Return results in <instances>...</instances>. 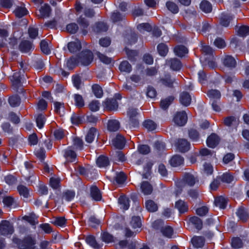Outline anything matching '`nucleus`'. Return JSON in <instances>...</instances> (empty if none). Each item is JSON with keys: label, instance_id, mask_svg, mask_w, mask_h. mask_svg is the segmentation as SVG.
<instances>
[{"label": "nucleus", "instance_id": "obj_1", "mask_svg": "<svg viewBox=\"0 0 249 249\" xmlns=\"http://www.w3.org/2000/svg\"><path fill=\"white\" fill-rule=\"evenodd\" d=\"M14 242L18 245L20 249H35L36 241L31 236H27L22 240L14 239Z\"/></svg>", "mask_w": 249, "mask_h": 249}, {"label": "nucleus", "instance_id": "obj_2", "mask_svg": "<svg viewBox=\"0 0 249 249\" xmlns=\"http://www.w3.org/2000/svg\"><path fill=\"white\" fill-rule=\"evenodd\" d=\"M78 58L81 65H89L93 60V54L89 50L82 51L78 55Z\"/></svg>", "mask_w": 249, "mask_h": 249}, {"label": "nucleus", "instance_id": "obj_3", "mask_svg": "<svg viewBox=\"0 0 249 249\" xmlns=\"http://www.w3.org/2000/svg\"><path fill=\"white\" fill-rule=\"evenodd\" d=\"M14 232L13 225L7 220H2L0 222V233L3 235L11 234Z\"/></svg>", "mask_w": 249, "mask_h": 249}, {"label": "nucleus", "instance_id": "obj_4", "mask_svg": "<svg viewBox=\"0 0 249 249\" xmlns=\"http://www.w3.org/2000/svg\"><path fill=\"white\" fill-rule=\"evenodd\" d=\"M187 116L185 112H178L173 118L174 122L178 126H183L187 122Z\"/></svg>", "mask_w": 249, "mask_h": 249}, {"label": "nucleus", "instance_id": "obj_5", "mask_svg": "<svg viewBox=\"0 0 249 249\" xmlns=\"http://www.w3.org/2000/svg\"><path fill=\"white\" fill-rule=\"evenodd\" d=\"M190 144L185 139H178L175 143V146L177 150L180 152H185L190 149Z\"/></svg>", "mask_w": 249, "mask_h": 249}, {"label": "nucleus", "instance_id": "obj_6", "mask_svg": "<svg viewBox=\"0 0 249 249\" xmlns=\"http://www.w3.org/2000/svg\"><path fill=\"white\" fill-rule=\"evenodd\" d=\"M103 106L107 110L114 111L118 107V103L115 99H107L103 102Z\"/></svg>", "mask_w": 249, "mask_h": 249}, {"label": "nucleus", "instance_id": "obj_7", "mask_svg": "<svg viewBox=\"0 0 249 249\" xmlns=\"http://www.w3.org/2000/svg\"><path fill=\"white\" fill-rule=\"evenodd\" d=\"M63 155L67 162H74L76 161L77 155L71 147H68L64 151Z\"/></svg>", "mask_w": 249, "mask_h": 249}, {"label": "nucleus", "instance_id": "obj_8", "mask_svg": "<svg viewBox=\"0 0 249 249\" xmlns=\"http://www.w3.org/2000/svg\"><path fill=\"white\" fill-rule=\"evenodd\" d=\"M39 14L37 15L39 18H48L51 14V9L50 6L47 4L42 5L39 10Z\"/></svg>", "mask_w": 249, "mask_h": 249}, {"label": "nucleus", "instance_id": "obj_9", "mask_svg": "<svg viewBox=\"0 0 249 249\" xmlns=\"http://www.w3.org/2000/svg\"><path fill=\"white\" fill-rule=\"evenodd\" d=\"M98 135V132L97 130L94 127H91L88 131L85 136V140L88 143H91Z\"/></svg>", "mask_w": 249, "mask_h": 249}, {"label": "nucleus", "instance_id": "obj_10", "mask_svg": "<svg viewBox=\"0 0 249 249\" xmlns=\"http://www.w3.org/2000/svg\"><path fill=\"white\" fill-rule=\"evenodd\" d=\"M112 144L117 148L122 149L125 143L124 138L120 135H118L112 141Z\"/></svg>", "mask_w": 249, "mask_h": 249}, {"label": "nucleus", "instance_id": "obj_11", "mask_svg": "<svg viewBox=\"0 0 249 249\" xmlns=\"http://www.w3.org/2000/svg\"><path fill=\"white\" fill-rule=\"evenodd\" d=\"M220 139L215 134H211L207 140V144L211 148H214L219 143Z\"/></svg>", "mask_w": 249, "mask_h": 249}, {"label": "nucleus", "instance_id": "obj_12", "mask_svg": "<svg viewBox=\"0 0 249 249\" xmlns=\"http://www.w3.org/2000/svg\"><path fill=\"white\" fill-rule=\"evenodd\" d=\"M85 241L89 246L94 249H99L103 246V244L97 242L95 237L92 235L86 237Z\"/></svg>", "mask_w": 249, "mask_h": 249}, {"label": "nucleus", "instance_id": "obj_13", "mask_svg": "<svg viewBox=\"0 0 249 249\" xmlns=\"http://www.w3.org/2000/svg\"><path fill=\"white\" fill-rule=\"evenodd\" d=\"M90 196L95 201L101 200L102 194L99 189L96 186H92L90 188Z\"/></svg>", "mask_w": 249, "mask_h": 249}, {"label": "nucleus", "instance_id": "obj_14", "mask_svg": "<svg viewBox=\"0 0 249 249\" xmlns=\"http://www.w3.org/2000/svg\"><path fill=\"white\" fill-rule=\"evenodd\" d=\"M82 47L81 42L79 40H75L74 41L69 42L68 44L69 50L71 53H75L79 51Z\"/></svg>", "mask_w": 249, "mask_h": 249}, {"label": "nucleus", "instance_id": "obj_15", "mask_svg": "<svg viewBox=\"0 0 249 249\" xmlns=\"http://www.w3.org/2000/svg\"><path fill=\"white\" fill-rule=\"evenodd\" d=\"M179 101L183 106L185 107L188 106L191 102L190 95L186 92H182L180 95Z\"/></svg>", "mask_w": 249, "mask_h": 249}, {"label": "nucleus", "instance_id": "obj_16", "mask_svg": "<svg viewBox=\"0 0 249 249\" xmlns=\"http://www.w3.org/2000/svg\"><path fill=\"white\" fill-rule=\"evenodd\" d=\"M175 207L178 209L179 213H183L188 211V206L187 204L182 200H178L176 202Z\"/></svg>", "mask_w": 249, "mask_h": 249}, {"label": "nucleus", "instance_id": "obj_17", "mask_svg": "<svg viewBox=\"0 0 249 249\" xmlns=\"http://www.w3.org/2000/svg\"><path fill=\"white\" fill-rule=\"evenodd\" d=\"M223 65L230 68H234L236 65L235 59L231 55L226 56L222 60Z\"/></svg>", "mask_w": 249, "mask_h": 249}, {"label": "nucleus", "instance_id": "obj_18", "mask_svg": "<svg viewBox=\"0 0 249 249\" xmlns=\"http://www.w3.org/2000/svg\"><path fill=\"white\" fill-rule=\"evenodd\" d=\"M167 64L170 66V68L174 71H178L182 67L180 61L177 59H171L167 61Z\"/></svg>", "mask_w": 249, "mask_h": 249}, {"label": "nucleus", "instance_id": "obj_19", "mask_svg": "<svg viewBox=\"0 0 249 249\" xmlns=\"http://www.w3.org/2000/svg\"><path fill=\"white\" fill-rule=\"evenodd\" d=\"M96 164L100 168L106 167L109 165V160L107 157L101 155L96 160Z\"/></svg>", "mask_w": 249, "mask_h": 249}, {"label": "nucleus", "instance_id": "obj_20", "mask_svg": "<svg viewBox=\"0 0 249 249\" xmlns=\"http://www.w3.org/2000/svg\"><path fill=\"white\" fill-rule=\"evenodd\" d=\"M77 22L80 26V28L81 29L83 34L84 35L87 34L88 32L87 28L89 25V22L85 19V18L81 17L77 20Z\"/></svg>", "mask_w": 249, "mask_h": 249}, {"label": "nucleus", "instance_id": "obj_21", "mask_svg": "<svg viewBox=\"0 0 249 249\" xmlns=\"http://www.w3.org/2000/svg\"><path fill=\"white\" fill-rule=\"evenodd\" d=\"M184 159L179 155H175L171 159L170 162L171 165L174 167H177L183 163Z\"/></svg>", "mask_w": 249, "mask_h": 249}, {"label": "nucleus", "instance_id": "obj_22", "mask_svg": "<svg viewBox=\"0 0 249 249\" xmlns=\"http://www.w3.org/2000/svg\"><path fill=\"white\" fill-rule=\"evenodd\" d=\"M121 209L124 210H128L129 207V200L125 196H121L118 199Z\"/></svg>", "mask_w": 249, "mask_h": 249}, {"label": "nucleus", "instance_id": "obj_23", "mask_svg": "<svg viewBox=\"0 0 249 249\" xmlns=\"http://www.w3.org/2000/svg\"><path fill=\"white\" fill-rule=\"evenodd\" d=\"M120 126V123L118 120H111L108 122L107 128L110 131H116L119 129Z\"/></svg>", "mask_w": 249, "mask_h": 249}, {"label": "nucleus", "instance_id": "obj_24", "mask_svg": "<svg viewBox=\"0 0 249 249\" xmlns=\"http://www.w3.org/2000/svg\"><path fill=\"white\" fill-rule=\"evenodd\" d=\"M19 48L22 52L27 53L33 48V45L30 42L25 40L20 43Z\"/></svg>", "mask_w": 249, "mask_h": 249}, {"label": "nucleus", "instance_id": "obj_25", "mask_svg": "<svg viewBox=\"0 0 249 249\" xmlns=\"http://www.w3.org/2000/svg\"><path fill=\"white\" fill-rule=\"evenodd\" d=\"M141 189L142 192L145 195L151 194L153 191L152 186L147 181H143L142 183Z\"/></svg>", "mask_w": 249, "mask_h": 249}, {"label": "nucleus", "instance_id": "obj_26", "mask_svg": "<svg viewBox=\"0 0 249 249\" xmlns=\"http://www.w3.org/2000/svg\"><path fill=\"white\" fill-rule=\"evenodd\" d=\"M174 52L176 55L179 57H183L187 54L188 50L186 47L184 46H178L174 49Z\"/></svg>", "mask_w": 249, "mask_h": 249}, {"label": "nucleus", "instance_id": "obj_27", "mask_svg": "<svg viewBox=\"0 0 249 249\" xmlns=\"http://www.w3.org/2000/svg\"><path fill=\"white\" fill-rule=\"evenodd\" d=\"M214 203L215 206L219 208L225 209L227 204V200L225 197L220 196L215 199Z\"/></svg>", "mask_w": 249, "mask_h": 249}, {"label": "nucleus", "instance_id": "obj_28", "mask_svg": "<svg viewBox=\"0 0 249 249\" xmlns=\"http://www.w3.org/2000/svg\"><path fill=\"white\" fill-rule=\"evenodd\" d=\"M232 16L225 13H223L221 14L220 18V24L223 26L228 27L230 24V21L232 19Z\"/></svg>", "mask_w": 249, "mask_h": 249}, {"label": "nucleus", "instance_id": "obj_29", "mask_svg": "<svg viewBox=\"0 0 249 249\" xmlns=\"http://www.w3.org/2000/svg\"><path fill=\"white\" fill-rule=\"evenodd\" d=\"M192 243L195 248H201L204 244V239L201 236H195L192 239Z\"/></svg>", "mask_w": 249, "mask_h": 249}, {"label": "nucleus", "instance_id": "obj_30", "mask_svg": "<svg viewBox=\"0 0 249 249\" xmlns=\"http://www.w3.org/2000/svg\"><path fill=\"white\" fill-rule=\"evenodd\" d=\"M145 206L146 209L150 212H156L158 209L157 204L152 200H148L145 201Z\"/></svg>", "mask_w": 249, "mask_h": 249}, {"label": "nucleus", "instance_id": "obj_31", "mask_svg": "<svg viewBox=\"0 0 249 249\" xmlns=\"http://www.w3.org/2000/svg\"><path fill=\"white\" fill-rule=\"evenodd\" d=\"M73 148L76 150H82L83 149L84 144L82 140L78 137H74L72 141Z\"/></svg>", "mask_w": 249, "mask_h": 249}, {"label": "nucleus", "instance_id": "obj_32", "mask_svg": "<svg viewBox=\"0 0 249 249\" xmlns=\"http://www.w3.org/2000/svg\"><path fill=\"white\" fill-rule=\"evenodd\" d=\"M236 213L239 219L243 222L246 221L249 218V214L243 208L239 209Z\"/></svg>", "mask_w": 249, "mask_h": 249}, {"label": "nucleus", "instance_id": "obj_33", "mask_svg": "<svg viewBox=\"0 0 249 249\" xmlns=\"http://www.w3.org/2000/svg\"><path fill=\"white\" fill-rule=\"evenodd\" d=\"M200 8L203 12L206 13H210L212 10V5L206 0L202 1L200 4Z\"/></svg>", "mask_w": 249, "mask_h": 249}, {"label": "nucleus", "instance_id": "obj_34", "mask_svg": "<svg viewBox=\"0 0 249 249\" xmlns=\"http://www.w3.org/2000/svg\"><path fill=\"white\" fill-rule=\"evenodd\" d=\"M108 29L107 24L103 22L97 23L94 27V31L96 33H99L103 32H106Z\"/></svg>", "mask_w": 249, "mask_h": 249}, {"label": "nucleus", "instance_id": "obj_35", "mask_svg": "<svg viewBox=\"0 0 249 249\" xmlns=\"http://www.w3.org/2000/svg\"><path fill=\"white\" fill-rule=\"evenodd\" d=\"M18 191L21 196L28 198L29 196V190L23 185H19L17 187Z\"/></svg>", "mask_w": 249, "mask_h": 249}, {"label": "nucleus", "instance_id": "obj_36", "mask_svg": "<svg viewBox=\"0 0 249 249\" xmlns=\"http://www.w3.org/2000/svg\"><path fill=\"white\" fill-rule=\"evenodd\" d=\"M119 69L122 72L129 73L132 70V67L128 61H124L120 64Z\"/></svg>", "mask_w": 249, "mask_h": 249}, {"label": "nucleus", "instance_id": "obj_37", "mask_svg": "<svg viewBox=\"0 0 249 249\" xmlns=\"http://www.w3.org/2000/svg\"><path fill=\"white\" fill-rule=\"evenodd\" d=\"M207 95L211 99V101H215L216 99H219L221 97L220 92L216 89H212L208 91Z\"/></svg>", "mask_w": 249, "mask_h": 249}, {"label": "nucleus", "instance_id": "obj_38", "mask_svg": "<svg viewBox=\"0 0 249 249\" xmlns=\"http://www.w3.org/2000/svg\"><path fill=\"white\" fill-rule=\"evenodd\" d=\"M101 237L102 240L106 243H109L114 241V238L113 236L107 232H104L102 233Z\"/></svg>", "mask_w": 249, "mask_h": 249}, {"label": "nucleus", "instance_id": "obj_39", "mask_svg": "<svg viewBox=\"0 0 249 249\" xmlns=\"http://www.w3.org/2000/svg\"><path fill=\"white\" fill-rule=\"evenodd\" d=\"M184 180L185 183L190 186H193L197 180L194 176L190 174H186Z\"/></svg>", "mask_w": 249, "mask_h": 249}, {"label": "nucleus", "instance_id": "obj_40", "mask_svg": "<svg viewBox=\"0 0 249 249\" xmlns=\"http://www.w3.org/2000/svg\"><path fill=\"white\" fill-rule=\"evenodd\" d=\"M80 64L78 56H73L68 60L67 65L69 69H73L74 67Z\"/></svg>", "mask_w": 249, "mask_h": 249}, {"label": "nucleus", "instance_id": "obj_41", "mask_svg": "<svg viewBox=\"0 0 249 249\" xmlns=\"http://www.w3.org/2000/svg\"><path fill=\"white\" fill-rule=\"evenodd\" d=\"M143 126L148 131H153L157 127L156 124L153 121L148 120L144 121L143 124Z\"/></svg>", "mask_w": 249, "mask_h": 249}, {"label": "nucleus", "instance_id": "obj_42", "mask_svg": "<svg viewBox=\"0 0 249 249\" xmlns=\"http://www.w3.org/2000/svg\"><path fill=\"white\" fill-rule=\"evenodd\" d=\"M189 221L197 229L200 230L202 228V222L199 218L194 216L190 218Z\"/></svg>", "mask_w": 249, "mask_h": 249}, {"label": "nucleus", "instance_id": "obj_43", "mask_svg": "<svg viewBox=\"0 0 249 249\" xmlns=\"http://www.w3.org/2000/svg\"><path fill=\"white\" fill-rule=\"evenodd\" d=\"M55 111L60 115H63L64 113V105L63 103L56 102L54 103Z\"/></svg>", "mask_w": 249, "mask_h": 249}, {"label": "nucleus", "instance_id": "obj_44", "mask_svg": "<svg viewBox=\"0 0 249 249\" xmlns=\"http://www.w3.org/2000/svg\"><path fill=\"white\" fill-rule=\"evenodd\" d=\"M92 92L97 98L102 97L103 92L101 87L98 85H93L92 87Z\"/></svg>", "mask_w": 249, "mask_h": 249}, {"label": "nucleus", "instance_id": "obj_45", "mask_svg": "<svg viewBox=\"0 0 249 249\" xmlns=\"http://www.w3.org/2000/svg\"><path fill=\"white\" fill-rule=\"evenodd\" d=\"M21 78L20 75L18 72L14 73L11 78L13 85L16 87L19 86L20 85Z\"/></svg>", "mask_w": 249, "mask_h": 249}, {"label": "nucleus", "instance_id": "obj_46", "mask_svg": "<svg viewBox=\"0 0 249 249\" xmlns=\"http://www.w3.org/2000/svg\"><path fill=\"white\" fill-rule=\"evenodd\" d=\"M174 100L173 96H169L168 98L162 100L160 102V107L163 109H166Z\"/></svg>", "mask_w": 249, "mask_h": 249}, {"label": "nucleus", "instance_id": "obj_47", "mask_svg": "<svg viewBox=\"0 0 249 249\" xmlns=\"http://www.w3.org/2000/svg\"><path fill=\"white\" fill-rule=\"evenodd\" d=\"M14 12L16 16L20 18L27 15L28 11L24 7H18L15 9Z\"/></svg>", "mask_w": 249, "mask_h": 249}, {"label": "nucleus", "instance_id": "obj_48", "mask_svg": "<svg viewBox=\"0 0 249 249\" xmlns=\"http://www.w3.org/2000/svg\"><path fill=\"white\" fill-rule=\"evenodd\" d=\"M45 121L46 118L42 114L38 115L36 118V123L38 128L39 129L42 128L44 126Z\"/></svg>", "mask_w": 249, "mask_h": 249}, {"label": "nucleus", "instance_id": "obj_49", "mask_svg": "<svg viewBox=\"0 0 249 249\" xmlns=\"http://www.w3.org/2000/svg\"><path fill=\"white\" fill-rule=\"evenodd\" d=\"M66 220L64 217H54L52 223L57 226L63 227L66 224Z\"/></svg>", "mask_w": 249, "mask_h": 249}, {"label": "nucleus", "instance_id": "obj_50", "mask_svg": "<svg viewBox=\"0 0 249 249\" xmlns=\"http://www.w3.org/2000/svg\"><path fill=\"white\" fill-rule=\"evenodd\" d=\"M167 9L174 14H177L178 12V5L174 2L172 1H167L166 4Z\"/></svg>", "mask_w": 249, "mask_h": 249}, {"label": "nucleus", "instance_id": "obj_51", "mask_svg": "<svg viewBox=\"0 0 249 249\" xmlns=\"http://www.w3.org/2000/svg\"><path fill=\"white\" fill-rule=\"evenodd\" d=\"M219 178L221 181L228 183H231L234 179L233 177L229 173H226Z\"/></svg>", "mask_w": 249, "mask_h": 249}, {"label": "nucleus", "instance_id": "obj_52", "mask_svg": "<svg viewBox=\"0 0 249 249\" xmlns=\"http://www.w3.org/2000/svg\"><path fill=\"white\" fill-rule=\"evenodd\" d=\"M130 225L134 229L140 228L141 226V222L140 217L134 216L132 218L130 221Z\"/></svg>", "mask_w": 249, "mask_h": 249}, {"label": "nucleus", "instance_id": "obj_53", "mask_svg": "<svg viewBox=\"0 0 249 249\" xmlns=\"http://www.w3.org/2000/svg\"><path fill=\"white\" fill-rule=\"evenodd\" d=\"M40 46L41 50L44 53L48 54L50 53L51 50L47 41L45 40H42L40 42Z\"/></svg>", "mask_w": 249, "mask_h": 249}, {"label": "nucleus", "instance_id": "obj_54", "mask_svg": "<svg viewBox=\"0 0 249 249\" xmlns=\"http://www.w3.org/2000/svg\"><path fill=\"white\" fill-rule=\"evenodd\" d=\"M139 124V123L137 118H129V121L126 124V128L129 129L136 128L138 126Z\"/></svg>", "mask_w": 249, "mask_h": 249}, {"label": "nucleus", "instance_id": "obj_55", "mask_svg": "<svg viewBox=\"0 0 249 249\" xmlns=\"http://www.w3.org/2000/svg\"><path fill=\"white\" fill-rule=\"evenodd\" d=\"M9 103L11 107L18 106L20 103V99L18 96H12L9 98Z\"/></svg>", "mask_w": 249, "mask_h": 249}, {"label": "nucleus", "instance_id": "obj_56", "mask_svg": "<svg viewBox=\"0 0 249 249\" xmlns=\"http://www.w3.org/2000/svg\"><path fill=\"white\" fill-rule=\"evenodd\" d=\"M157 49L161 56H165L168 51L167 46L163 43L160 44L157 47Z\"/></svg>", "mask_w": 249, "mask_h": 249}, {"label": "nucleus", "instance_id": "obj_57", "mask_svg": "<svg viewBox=\"0 0 249 249\" xmlns=\"http://www.w3.org/2000/svg\"><path fill=\"white\" fill-rule=\"evenodd\" d=\"M161 232L164 236L171 238L173 233V230L170 226H165L161 229Z\"/></svg>", "mask_w": 249, "mask_h": 249}, {"label": "nucleus", "instance_id": "obj_58", "mask_svg": "<svg viewBox=\"0 0 249 249\" xmlns=\"http://www.w3.org/2000/svg\"><path fill=\"white\" fill-rule=\"evenodd\" d=\"M238 35L241 36H246L249 34V27L242 26L238 28L237 30Z\"/></svg>", "mask_w": 249, "mask_h": 249}, {"label": "nucleus", "instance_id": "obj_59", "mask_svg": "<svg viewBox=\"0 0 249 249\" xmlns=\"http://www.w3.org/2000/svg\"><path fill=\"white\" fill-rule=\"evenodd\" d=\"M213 171V167L209 163H205L203 164V173L206 175H211Z\"/></svg>", "mask_w": 249, "mask_h": 249}, {"label": "nucleus", "instance_id": "obj_60", "mask_svg": "<svg viewBox=\"0 0 249 249\" xmlns=\"http://www.w3.org/2000/svg\"><path fill=\"white\" fill-rule=\"evenodd\" d=\"M71 122L72 124L78 125L83 122L82 117L76 114H73L71 117Z\"/></svg>", "mask_w": 249, "mask_h": 249}, {"label": "nucleus", "instance_id": "obj_61", "mask_svg": "<svg viewBox=\"0 0 249 249\" xmlns=\"http://www.w3.org/2000/svg\"><path fill=\"white\" fill-rule=\"evenodd\" d=\"M214 45L219 49H223L226 46L224 39L221 37H217L214 40Z\"/></svg>", "mask_w": 249, "mask_h": 249}, {"label": "nucleus", "instance_id": "obj_62", "mask_svg": "<svg viewBox=\"0 0 249 249\" xmlns=\"http://www.w3.org/2000/svg\"><path fill=\"white\" fill-rule=\"evenodd\" d=\"M74 99L75 101V104L77 107H81L84 106V102L81 95L79 94H74Z\"/></svg>", "mask_w": 249, "mask_h": 249}, {"label": "nucleus", "instance_id": "obj_63", "mask_svg": "<svg viewBox=\"0 0 249 249\" xmlns=\"http://www.w3.org/2000/svg\"><path fill=\"white\" fill-rule=\"evenodd\" d=\"M126 179V176L123 172L116 174L115 180L118 184L123 183Z\"/></svg>", "mask_w": 249, "mask_h": 249}, {"label": "nucleus", "instance_id": "obj_64", "mask_svg": "<svg viewBox=\"0 0 249 249\" xmlns=\"http://www.w3.org/2000/svg\"><path fill=\"white\" fill-rule=\"evenodd\" d=\"M137 29L140 32L143 31H150L151 30V27L149 24L147 23H144L139 24L137 25Z\"/></svg>", "mask_w": 249, "mask_h": 249}]
</instances>
